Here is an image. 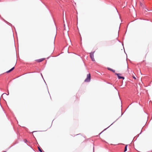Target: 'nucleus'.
I'll list each match as a JSON object with an SVG mask.
<instances>
[{
    "label": "nucleus",
    "instance_id": "2",
    "mask_svg": "<svg viewBox=\"0 0 152 152\" xmlns=\"http://www.w3.org/2000/svg\"><path fill=\"white\" fill-rule=\"evenodd\" d=\"M94 51L90 53V57L93 61H95V60L94 58Z\"/></svg>",
    "mask_w": 152,
    "mask_h": 152
},
{
    "label": "nucleus",
    "instance_id": "15",
    "mask_svg": "<svg viewBox=\"0 0 152 152\" xmlns=\"http://www.w3.org/2000/svg\"><path fill=\"white\" fill-rule=\"evenodd\" d=\"M3 152H6V151H4Z\"/></svg>",
    "mask_w": 152,
    "mask_h": 152
},
{
    "label": "nucleus",
    "instance_id": "8",
    "mask_svg": "<svg viewBox=\"0 0 152 152\" xmlns=\"http://www.w3.org/2000/svg\"><path fill=\"white\" fill-rule=\"evenodd\" d=\"M127 145H126L124 151H127Z\"/></svg>",
    "mask_w": 152,
    "mask_h": 152
},
{
    "label": "nucleus",
    "instance_id": "3",
    "mask_svg": "<svg viewBox=\"0 0 152 152\" xmlns=\"http://www.w3.org/2000/svg\"><path fill=\"white\" fill-rule=\"evenodd\" d=\"M115 74L117 75L119 79H124V77L120 76H119V75H120V74L116 73Z\"/></svg>",
    "mask_w": 152,
    "mask_h": 152
},
{
    "label": "nucleus",
    "instance_id": "7",
    "mask_svg": "<svg viewBox=\"0 0 152 152\" xmlns=\"http://www.w3.org/2000/svg\"><path fill=\"white\" fill-rule=\"evenodd\" d=\"M38 150H39V151L40 152H42V149H41V148H40L39 147H38Z\"/></svg>",
    "mask_w": 152,
    "mask_h": 152
},
{
    "label": "nucleus",
    "instance_id": "6",
    "mask_svg": "<svg viewBox=\"0 0 152 152\" xmlns=\"http://www.w3.org/2000/svg\"><path fill=\"white\" fill-rule=\"evenodd\" d=\"M107 69L109 70H110L111 71L113 72H115V71L114 70H113V69H111L110 68H107Z\"/></svg>",
    "mask_w": 152,
    "mask_h": 152
},
{
    "label": "nucleus",
    "instance_id": "1",
    "mask_svg": "<svg viewBox=\"0 0 152 152\" xmlns=\"http://www.w3.org/2000/svg\"><path fill=\"white\" fill-rule=\"evenodd\" d=\"M91 80V75L90 73L87 74V77L86 78L85 80V82H89Z\"/></svg>",
    "mask_w": 152,
    "mask_h": 152
},
{
    "label": "nucleus",
    "instance_id": "5",
    "mask_svg": "<svg viewBox=\"0 0 152 152\" xmlns=\"http://www.w3.org/2000/svg\"><path fill=\"white\" fill-rule=\"evenodd\" d=\"M14 68H15L14 67H13L11 69H10L9 70L6 72L7 73H9V72H10L12 71V70H13L14 69Z\"/></svg>",
    "mask_w": 152,
    "mask_h": 152
},
{
    "label": "nucleus",
    "instance_id": "13",
    "mask_svg": "<svg viewBox=\"0 0 152 152\" xmlns=\"http://www.w3.org/2000/svg\"><path fill=\"white\" fill-rule=\"evenodd\" d=\"M64 13H63V18H64Z\"/></svg>",
    "mask_w": 152,
    "mask_h": 152
},
{
    "label": "nucleus",
    "instance_id": "9",
    "mask_svg": "<svg viewBox=\"0 0 152 152\" xmlns=\"http://www.w3.org/2000/svg\"><path fill=\"white\" fill-rule=\"evenodd\" d=\"M119 103H118V104H122V102H121V99H119Z\"/></svg>",
    "mask_w": 152,
    "mask_h": 152
},
{
    "label": "nucleus",
    "instance_id": "12",
    "mask_svg": "<svg viewBox=\"0 0 152 152\" xmlns=\"http://www.w3.org/2000/svg\"><path fill=\"white\" fill-rule=\"evenodd\" d=\"M133 77L134 79H136V78H135L134 76H133Z\"/></svg>",
    "mask_w": 152,
    "mask_h": 152
},
{
    "label": "nucleus",
    "instance_id": "10",
    "mask_svg": "<svg viewBox=\"0 0 152 152\" xmlns=\"http://www.w3.org/2000/svg\"><path fill=\"white\" fill-rule=\"evenodd\" d=\"M126 66L127 67V68H128V66L127 64H126Z\"/></svg>",
    "mask_w": 152,
    "mask_h": 152
},
{
    "label": "nucleus",
    "instance_id": "11",
    "mask_svg": "<svg viewBox=\"0 0 152 152\" xmlns=\"http://www.w3.org/2000/svg\"><path fill=\"white\" fill-rule=\"evenodd\" d=\"M6 94H6V93H4V94H3V95H6Z\"/></svg>",
    "mask_w": 152,
    "mask_h": 152
},
{
    "label": "nucleus",
    "instance_id": "4",
    "mask_svg": "<svg viewBox=\"0 0 152 152\" xmlns=\"http://www.w3.org/2000/svg\"><path fill=\"white\" fill-rule=\"evenodd\" d=\"M45 59V58H42L36 60V61L37 62H40Z\"/></svg>",
    "mask_w": 152,
    "mask_h": 152
},
{
    "label": "nucleus",
    "instance_id": "14",
    "mask_svg": "<svg viewBox=\"0 0 152 152\" xmlns=\"http://www.w3.org/2000/svg\"><path fill=\"white\" fill-rule=\"evenodd\" d=\"M64 27L65 26V24H64Z\"/></svg>",
    "mask_w": 152,
    "mask_h": 152
}]
</instances>
